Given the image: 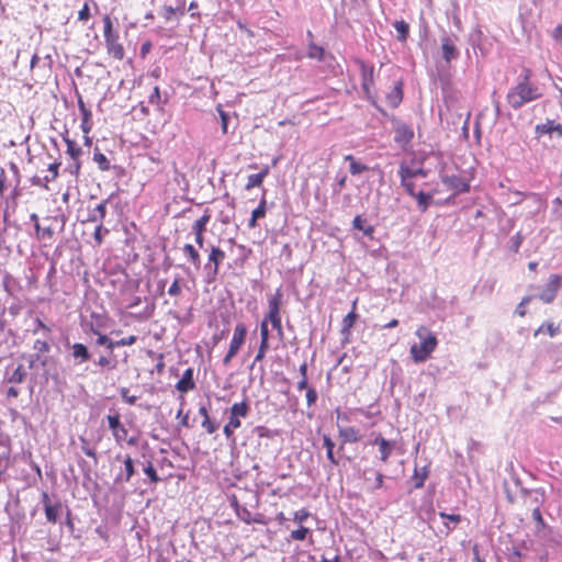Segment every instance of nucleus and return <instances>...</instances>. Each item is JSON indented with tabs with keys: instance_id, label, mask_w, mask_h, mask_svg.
Returning <instances> with one entry per match:
<instances>
[{
	"instance_id": "obj_1",
	"label": "nucleus",
	"mask_w": 562,
	"mask_h": 562,
	"mask_svg": "<svg viewBox=\"0 0 562 562\" xmlns=\"http://www.w3.org/2000/svg\"><path fill=\"white\" fill-rule=\"evenodd\" d=\"M415 335L419 339V344L411 346L409 353L414 362H425L438 346L437 337L425 326L416 329Z\"/></svg>"
},
{
	"instance_id": "obj_2",
	"label": "nucleus",
	"mask_w": 562,
	"mask_h": 562,
	"mask_svg": "<svg viewBox=\"0 0 562 562\" xmlns=\"http://www.w3.org/2000/svg\"><path fill=\"white\" fill-rule=\"evenodd\" d=\"M540 95L538 87L531 83L528 77H525L522 81L508 91L507 102L512 108L519 109L524 104L537 100Z\"/></svg>"
},
{
	"instance_id": "obj_3",
	"label": "nucleus",
	"mask_w": 562,
	"mask_h": 562,
	"mask_svg": "<svg viewBox=\"0 0 562 562\" xmlns=\"http://www.w3.org/2000/svg\"><path fill=\"white\" fill-rule=\"evenodd\" d=\"M104 24V42L108 54L114 59L121 60L124 58L125 52L123 46L119 42V33L113 31L112 20L109 15L103 18Z\"/></svg>"
},
{
	"instance_id": "obj_4",
	"label": "nucleus",
	"mask_w": 562,
	"mask_h": 562,
	"mask_svg": "<svg viewBox=\"0 0 562 562\" xmlns=\"http://www.w3.org/2000/svg\"><path fill=\"white\" fill-rule=\"evenodd\" d=\"M229 412L231 415L228 423L223 428V432L227 439H232L234 437V431L241 426L240 418L247 417L249 407L246 402L234 403Z\"/></svg>"
},
{
	"instance_id": "obj_5",
	"label": "nucleus",
	"mask_w": 562,
	"mask_h": 562,
	"mask_svg": "<svg viewBox=\"0 0 562 562\" xmlns=\"http://www.w3.org/2000/svg\"><path fill=\"white\" fill-rule=\"evenodd\" d=\"M247 336V326L244 323L236 324L233 337L229 342V348L225 357L223 358V364L228 366L232 359L238 353L239 349L244 345Z\"/></svg>"
},
{
	"instance_id": "obj_6",
	"label": "nucleus",
	"mask_w": 562,
	"mask_h": 562,
	"mask_svg": "<svg viewBox=\"0 0 562 562\" xmlns=\"http://www.w3.org/2000/svg\"><path fill=\"white\" fill-rule=\"evenodd\" d=\"M361 75V88L367 100L372 101L374 88V66L367 64L361 59H356Z\"/></svg>"
},
{
	"instance_id": "obj_7",
	"label": "nucleus",
	"mask_w": 562,
	"mask_h": 562,
	"mask_svg": "<svg viewBox=\"0 0 562 562\" xmlns=\"http://www.w3.org/2000/svg\"><path fill=\"white\" fill-rule=\"evenodd\" d=\"M207 262L204 265V270L206 272L207 281H213L217 273L220 265L224 261L226 255L225 252L216 246H210Z\"/></svg>"
},
{
	"instance_id": "obj_8",
	"label": "nucleus",
	"mask_w": 562,
	"mask_h": 562,
	"mask_svg": "<svg viewBox=\"0 0 562 562\" xmlns=\"http://www.w3.org/2000/svg\"><path fill=\"white\" fill-rule=\"evenodd\" d=\"M414 138V131L412 126L397 122L394 127V142L397 144V146L404 150L407 151L411 147V142Z\"/></svg>"
},
{
	"instance_id": "obj_9",
	"label": "nucleus",
	"mask_w": 562,
	"mask_h": 562,
	"mask_svg": "<svg viewBox=\"0 0 562 562\" xmlns=\"http://www.w3.org/2000/svg\"><path fill=\"white\" fill-rule=\"evenodd\" d=\"M562 285V277L559 274H551L549 280L544 286V289L539 293L538 297L543 303H552L557 297V294Z\"/></svg>"
},
{
	"instance_id": "obj_10",
	"label": "nucleus",
	"mask_w": 562,
	"mask_h": 562,
	"mask_svg": "<svg viewBox=\"0 0 562 562\" xmlns=\"http://www.w3.org/2000/svg\"><path fill=\"white\" fill-rule=\"evenodd\" d=\"M371 443L378 447L379 459L383 463L387 462L390 456L393 453L396 447V441L387 440L381 435H376Z\"/></svg>"
},
{
	"instance_id": "obj_11",
	"label": "nucleus",
	"mask_w": 562,
	"mask_h": 562,
	"mask_svg": "<svg viewBox=\"0 0 562 562\" xmlns=\"http://www.w3.org/2000/svg\"><path fill=\"white\" fill-rule=\"evenodd\" d=\"M137 337L134 335L124 337L120 340H112L106 335L99 334L97 338V344L100 346H104L111 353L116 347L123 346H132L136 342Z\"/></svg>"
},
{
	"instance_id": "obj_12",
	"label": "nucleus",
	"mask_w": 562,
	"mask_h": 562,
	"mask_svg": "<svg viewBox=\"0 0 562 562\" xmlns=\"http://www.w3.org/2000/svg\"><path fill=\"white\" fill-rule=\"evenodd\" d=\"M442 182L449 190H452L454 194L468 192L470 189L469 181L457 175L442 176Z\"/></svg>"
},
{
	"instance_id": "obj_13",
	"label": "nucleus",
	"mask_w": 562,
	"mask_h": 562,
	"mask_svg": "<svg viewBox=\"0 0 562 562\" xmlns=\"http://www.w3.org/2000/svg\"><path fill=\"white\" fill-rule=\"evenodd\" d=\"M210 220L211 215L207 211H205L204 214L200 218H198L192 225V233L195 236V243L201 249L204 247V232Z\"/></svg>"
},
{
	"instance_id": "obj_14",
	"label": "nucleus",
	"mask_w": 562,
	"mask_h": 562,
	"mask_svg": "<svg viewBox=\"0 0 562 562\" xmlns=\"http://www.w3.org/2000/svg\"><path fill=\"white\" fill-rule=\"evenodd\" d=\"M282 300V292L280 289L276 291L273 295H271L268 300V313L263 317V319L268 321L270 318H280V305Z\"/></svg>"
},
{
	"instance_id": "obj_15",
	"label": "nucleus",
	"mask_w": 562,
	"mask_h": 562,
	"mask_svg": "<svg viewBox=\"0 0 562 562\" xmlns=\"http://www.w3.org/2000/svg\"><path fill=\"white\" fill-rule=\"evenodd\" d=\"M441 50L442 57L447 63L454 60L459 56V50L454 44V41L449 36H443L441 38Z\"/></svg>"
},
{
	"instance_id": "obj_16",
	"label": "nucleus",
	"mask_w": 562,
	"mask_h": 562,
	"mask_svg": "<svg viewBox=\"0 0 562 562\" xmlns=\"http://www.w3.org/2000/svg\"><path fill=\"white\" fill-rule=\"evenodd\" d=\"M70 349H71V357H72L75 366H80L83 362L90 360V358H91V355H90L87 346H85L81 342H76V344L71 345Z\"/></svg>"
},
{
	"instance_id": "obj_17",
	"label": "nucleus",
	"mask_w": 562,
	"mask_h": 562,
	"mask_svg": "<svg viewBox=\"0 0 562 562\" xmlns=\"http://www.w3.org/2000/svg\"><path fill=\"white\" fill-rule=\"evenodd\" d=\"M124 469L115 476V483H126L135 473L134 462L131 456H126L123 460Z\"/></svg>"
},
{
	"instance_id": "obj_18",
	"label": "nucleus",
	"mask_w": 562,
	"mask_h": 562,
	"mask_svg": "<svg viewBox=\"0 0 562 562\" xmlns=\"http://www.w3.org/2000/svg\"><path fill=\"white\" fill-rule=\"evenodd\" d=\"M195 387V383L193 381V369L188 368L181 379L177 382L176 389L181 393H187Z\"/></svg>"
},
{
	"instance_id": "obj_19",
	"label": "nucleus",
	"mask_w": 562,
	"mask_h": 562,
	"mask_svg": "<svg viewBox=\"0 0 562 562\" xmlns=\"http://www.w3.org/2000/svg\"><path fill=\"white\" fill-rule=\"evenodd\" d=\"M536 133L538 136L541 135H558L559 137L562 136V125L559 123H555L554 121H547L543 124H539L536 126Z\"/></svg>"
},
{
	"instance_id": "obj_20",
	"label": "nucleus",
	"mask_w": 562,
	"mask_h": 562,
	"mask_svg": "<svg viewBox=\"0 0 562 562\" xmlns=\"http://www.w3.org/2000/svg\"><path fill=\"white\" fill-rule=\"evenodd\" d=\"M339 437L342 439V443H355L361 439L359 429L355 427H342L338 425Z\"/></svg>"
},
{
	"instance_id": "obj_21",
	"label": "nucleus",
	"mask_w": 562,
	"mask_h": 562,
	"mask_svg": "<svg viewBox=\"0 0 562 562\" xmlns=\"http://www.w3.org/2000/svg\"><path fill=\"white\" fill-rule=\"evenodd\" d=\"M44 505H45V516L49 522L55 524L58 519L60 504L52 505L48 499V495L46 493L43 494Z\"/></svg>"
},
{
	"instance_id": "obj_22",
	"label": "nucleus",
	"mask_w": 562,
	"mask_h": 562,
	"mask_svg": "<svg viewBox=\"0 0 562 562\" xmlns=\"http://www.w3.org/2000/svg\"><path fill=\"white\" fill-rule=\"evenodd\" d=\"M404 173H407L406 178H408V179L409 178L415 179V178H418V177L425 178L427 176V172L424 169H422V168H411L405 162H402L400 165L398 176L403 177Z\"/></svg>"
},
{
	"instance_id": "obj_23",
	"label": "nucleus",
	"mask_w": 562,
	"mask_h": 562,
	"mask_svg": "<svg viewBox=\"0 0 562 562\" xmlns=\"http://www.w3.org/2000/svg\"><path fill=\"white\" fill-rule=\"evenodd\" d=\"M182 251L183 254L186 255V257L188 258V260L196 268L199 269L201 267V257H200V254L199 251L191 245V244H186L183 247H182Z\"/></svg>"
},
{
	"instance_id": "obj_24",
	"label": "nucleus",
	"mask_w": 562,
	"mask_h": 562,
	"mask_svg": "<svg viewBox=\"0 0 562 562\" xmlns=\"http://www.w3.org/2000/svg\"><path fill=\"white\" fill-rule=\"evenodd\" d=\"M403 99L402 82H396L393 90L386 95L390 106L396 108Z\"/></svg>"
},
{
	"instance_id": "obj_25",
	"label": "nucleus",
	"mask_w": 562,
	"mask_h": 562,
	"mask_svg": "<svg viewBox=\"0 0 562 562\" xmlns=\"http://www.w3.org/2000/svg\"><path fill=\"white\" fill-rule=\"evenodd\" d=\"M106 200L99 203L91 212L89 221L97 224H103L104 217L106 215Z\"/></svg>"
},
{
	"instance_id": "obj_26",
	"label": "nucleus",
	"mask_w": 562,
	"mask_h": 562,
	"mask_svg": "<svg viewBox=\"0 0 562 562\" xmlns=\"http://www.w3.org/2000/svg\"><path fill=\"white\" fill-rule=\"evenodd\" d=\"M412 196L416 199L419 210L425 212L434 199V192L425 193L424 191H419L415 192V195Z\"/></svg>"
},
{
	"instance_id": "obj_27",
	"label": "nucleus",
	"mask_w": 562,
	"mask_h": 562,
	"mask_svg": "<svg viewBox=\"0 0 562 562\" xmlns=\"http://www.w3.org/2000/svg\"><path fill=\"white\" fill-rule=\"evenodd\" d=\"M352 227L355 229L361 231L366 236L372 238L374 233V227L370 224H366V221L357 215L352 221Z\"/></svg>"
},
{
	"instance_id": "obj_28",
	"label": "nucleus",
	"mask_w": 562,
	"mask_h": 562,
	"mask_svg": "<svg viewBox=\"0 0 562 562\" xmlns=\"http://www.w3.org/2000/svg\"><path fill=\"white\" fill-rule=\"evenodd\" d=\"M268 172H269V169L265 168L262 171H260L258 173L249 175L247 178L246 189L249 190L251 188L261 186V183H262L263 179L266 178V176L268 175Z\"/></svg>"
},
{
	"instance_id": "obj_29",
	"label": "nucleus",
	"mask_w": 562,
	"mask_h": 562,
	"mask_svg": "<svg viewBox=\"0 0 562 562\" xmlns=\"http://www.w3.org/2000/svg\"><path fill=\"white\" fill-rule=\"evenodd\" d=\"M393 27L397 32V40L405 42L408 37L409 25L404 20H397L393 23Z\"/></svg>"
},
{
	"instance_id": "obj_30",
	"label": "nucleus",
	"mask_w": 562,
	"mask_h": 562,
	"mask_svg": "<svg viewBox=\"0 0 562 562\" xmlns=\"http://www.w3.org/2000/svg\"><path fill=\"white\" fill-rule=\"evenodd\" d=\"M323 442H324V447L326 448L327 459L329 460L331 465H337L338 464V460L334 456L335 443L333 442L330 437L327 436V435L323 436Z\"/></svg>"
},
{
	"instance_id": "obj_31",
	"label": "nucleus",
	"mask_w": 562,
	"mask_h": 562,
	"mask_svg": "<svg viewBox=\"0 0 562 562\" xmlns=\"http://www.w3.org/2000/svg\"><path fill=\"white\" fill-rule=\"evenodd\" d=\"M428 476V470L426 467L423 468H415L413 479L415 481V487L420 488L424 486L425 481Z\"/></svg>"
},
{
	"instance_id": "obj_32",
	"label": "nucleus",
	"mask_w": 562,
	"mask_h": 562,
	"mask_svg": "<svg viewBox=\"0 0 562 562\" xmlns=\"http://www.w3.org/2000/svg\"><path fill=\"white\" fill-rule=\"evenodd\" d=\"M345 160L350 162L349 170L352 175H360L368 170V166L357 161L352 155L345 156Z\"/></svg>"
},
{
	"instance_id": "obj_33",
	"label": "nucleus",
	"mask_w": 562,
	"mask_h": 562,
	"mask_svg": "<svg viewBox=\"0 0 562 562\" xmlns=\"http://www.w3.org/2000/svg\"><path fill=\"white\" fill-rule=\"evenodd\" d=\"M439 515L445 519L443 524L448 530H452L461 521V516L457 514L439 513Z\"/></svg>"
},
{
	"instance_id": "obj_34",
	"label": "nucleus",
	"mask_w": 562,
	"mask_h": 562,
	"mask_svg": "<svg viewBox=\"0 0 562 562\" xmlns=\"http://www.w3.org/2000/svg\"><path fill=\"white\" fill-rule=\"evenodd\" d=\"M48 338H43V339H36L33 344V349L35 351V355H38V357H41V355H45V353H48L49 350H50V345L48 344L47 341Z\"/></svg>"
},
{
	"instance_id": "obj_35",
	"label": "nucleus",
	"mask_w": 562,
	"mask_h": 562,
	"mask_svg": "<svg viewBox=\"0 0 562 562\" xmlns=\"http://www.w3.org/2000/svg\"><path fill=\"white\" fill-rule=\"evenodd\" d=\"M26 376V371L24 370L23 366L22 364H19L14 370L13 372L11 373V375L8 378V381L10 383H14V384H18V383H22L24 381Z\"/></svg>"
},
{
	"instance_id": "obj_36",
	"label": "nucleus",
	"mask_w": 562,
	"mask_h": 562,
	"mask_svg": "<svg viewBox=\"0 0 562 562\" xmlns=\"http://www.w3.org/2000/svg\"><path fill=\"white\" fill-rule=\"evenodd\" d=\"M324 56H325V50L323 47L314 44V43H311L308 45V50H307V57L308 58H312V59H317V60H323L324 59Z\"/></svg>"
},
{
	"instance_id": "obj_37",
	"label": "nucleus",
	"mask_w": 562,
	"mask_h": 562,
	"mask_svg": "<svg viewBox=\"0 0 562 562\" xmlns=\"http://www.w3.org/2000/svg\"><path fill=\"white\" fill-rule=\"evenodd\" d=\"M547 331L550 337H554L560 333V327L555 326L553 323H543L535 333V336H538L542 331Z\"/></svg>"
},
{
	"instance_id": "obj_38",
	"label": "nucleus",
	"mask_w": 562,
	"mask_h": 562,
	"mask_svg": "<svg viewBox=\"0 0 562 562\" xmlns=\"http://www.w3.org/2000/svg\"><path fill=\"white\" fill-rule=\"evenodd\" d=\"M93 160L98 164L102 171H108L111 168L110 161L106 156L100 151L94 153Z\"/></svg>"
},
{
	"instance_id": "obj_39",
	"label": "nucleus",
	"mask_w": 562,
	"mask_h": 562,
	"mask_svg": "<svg viewBox=\"0 0 562 562\" xmlns=\"http://www.w3.org/2000/svg\"><path fill=\"white\" fill-rule=\"evenodd\" d=\"M66 144L67 154L71 157L72 160H77L82 153L81 148L74 140L70 139H66Z\"/></svg>"
},
{
	"instance_id": "obj_40",
	"label": "nucleus",
	"mask_w": 562,
	"mask_h": 562,
	"mask_svg": "<svg viewBox=\"0 0 562 562\" xmlns=\"http://www.w3.org/2000/svg\"><path fill=\"white\" fill-rule=\"evenodd\" d=\"M357 318V314L352 310L350 313H348L344 319H342V329L341 331L344 334L349 333L350 328L353 326Z\"/></svg>"
},
{
	"instance_id": "obj_41",
	"label": "nucleus",
	"mask_w": 562,
	"mask_h": 562,
	"mask_svg": "<svg viewBox=\"0 0 562 562\" xmlns=\"http://www.w3.org/2000/svg\"><path fill=\"white\" fill-rule=\"evenodd\" d=\"M407 173H404L403 177H400L401 178V186L405 189V191L412 196V195H415V183H414V179L412 178H406Z\"/></svg>"
},
{
	"instance_id": "obj_42",
	"label": "nucleus",
	"mask_w": 562,
	"mask_h": 562,
	"mask_svg": "<svg viewBox=\"0 0 562 562\" xmlns=\"http://www.w3.org/2000/svg\"><path fill=\"white\" fill-rule=\"evenodd\" d=\"M35 325H36V327L33 329V333L35 335L42 334L43 337L49 338L50 328L48 326H46L40 318L35 319Z\"/></svg>"
},
{
	"instance_id": "obj_43",
	"label": "nucleus",
	"mask_w": 562,
	"mask_h": 562,
	"mask_svg": "<svg viewBox=\"0 0 562 562\" xmlns=\"http://www.w3.org/2000/svg\"><path fill=\"white\" fill-rule=\"evenodd\" d=\"M522 241H524V236L521 235L520 232H518L516 235H514L510 238V240H509V249L513 252H518Z\"/></svg>"
},
{
	"instance_id": "obj_44",
	"label": "nucleus",
	"mask_w": 562,
	"mask_h": 562,
	"mask_svg": "<svg viewBox=\"0 0 562 562\" xmlns=\"http://www.w3.org/2000/svg\"><path fill=\"white\" fill-rule=\"evenodd\" d=\"M308 532H310L308 528L301 526L299 529L293 530L290 533V539L291 540L303 541V540H305V538H306Z\"/></svg>"
},
{
	"instance_id": "obj_45",
	"label": "nucleus",
	"mask_w": 562,
	"mask_h": 562,
	"mask_svg": "<svg viewBox=\"0 0 562 562\" xmlns=\"http://www.w3.org/2000/svg\"><path fill=\"white\" fill-rule=\"evenodd\" d=\"M81 115H82V120H81L80 127H81L82 132L87 135L90 133V131L92 128V123H91L92 113L88 112V113H85Z\"/></svg>"
},
{
	"instance_id": "obj_46",
	"label": "nucleus",
	"mask_w": 562,
	"mask_h": 562,
	"mask_svg": "<svg viewBox=\"0 0 562 562\" xmlns=\"http://www.w3.org/2000/svg\"><path fill=\"white\" fill-rule=\"evenodd\" d=\"M109 233L108 228L103 227V224H97L94 229V240L97 241V245L100 246L103 241V236Z\"/></svg>"
},
{
	"instance_id": "obj_47",
	"label": "nucleus",
	"mask_w": 562,
	"mask_h": 562,
	"mask_svg": "<svg viewBox=\"0 0 562 562\" xmlns=\"http://www.w3.org/2000/svg\"><path fill=\"white\" fill-rule=\"evenodd\" d=\"M507 559L508 562H520L522 553L518 548L513 547L512 549H508Z\"/></svg>"
},
{
	"instance_id": "obj_48",
	"label": "nucleus",
	"mask_w": 562,
	"mask_h": 562,
	"mask_svg": "<svg viewBox=\"0 0 562 562\" xmlns=\"http://www.w3.org/2000/svg\"><path fill=\"white\" fill-rule=\"evenodd\" d=\"M97 366L102 368L114 369L116 367V362L113 361L110 357L101 356L97 361Z\"/></svg>"
},
{
	"instance_id": "obj_49",
	"label": "nucleus",
	"mask_w": 562,
	"mask_h": 562,
	"mask_svg": "<svg viewBox=\"0 0 562 562\" xmlns=\"http://www.w3.org/2000/svg\"><path fill=\"white\" fill-rule=\"evenodd\" d=\"M266 215V199L262 198L259 205L252 211L251 216L259 220Z\"/></svg>"
},
{
	"instance_id": "obj_50",
	"label": "nucleus",
	"mask_w": 562,
	"mask_h": 562,
	"mask_svg": "<svg viewBox=\"0 0 562 562\" xmlns=\"http://www.w3.org/2000/svg\"><path fill=\"white\" fill-rule=\"evenodd\" d=\"M144 472L149 477L150 482L156 483L159 481L157 472L151 462L147 463V465L144 468Z\"/></svg>"
},
{
	"instance_id": "obj_51",
	"label": "nucleus",
	"mask_w": 562,
	"mask_h": 562,
	"mask_svg": "<svg viewBox=\"0 0 562 562\" xmlns=\"http://www.w3.org/2000/svg\"><path fill=\"white\" fill-rule=\"evenodd\" d=\"M384 486V475L381 473V472H375V477H374V481L372 483V485L370 486L371 491H376V490H380Z\"/></svg>"
},
{
	"instance_id": "obj_52",
	"label": "nucleus",
	"mask_w": 562,
	"mask_h": 562,
	"mask_svg": "<svg viewBox=\"0 0 562 562\" xmlns=\"http://www.w3.org/2000/svg\"><path fill=\"white\" fill-rule=\"evenodd\" d=\"M202 427L206 430L207 434H213L216 431L218 425L215 424L214 422H212L210 419V417H206L205 419H203L202 422Z\"/></svg>"
},
{
	"instance_id": "obj_53",
	"label": "nucleus",
	"mask_w": 562,
	"mask_h": 562,
	"mask_svg": "<svg viewBox=\"0 0 562 562\" xmlns=\"http://www.w3.org/2000/svg\"><path fill=\"white\" fill-rule=\"evenodd\" d=\"M108 422H109V427L112 430V432L123 426L120 422L119 415H113V416L109 415Z\"/></svg>"
},
{
	"instance_id": "obj_54",
	"label": "nucleus",
	"mask_w": 562,
	"mask_h": 562,
	"mask_svg": "<svg viewBox=\"0 0 562 562\" xmlns=\"http://www.w3.org/2000/svg\"><path fill=\"white\" fill-rule=\"evenodd\" d=\"M120 394L122 396V398L127 403V404H131V405H134L137 401V396L135 395H130L128 394V389L126 387H122L121 391H120Z\"/></svg>"
},
{
	"instance_id": "obj_55",
	"label": "nucleus",
	"mask_w": 562,
	"mask_h": 562,
	"mask_svg": "<svg viewBox=\"0 0 562 562\" xmlns=\"http://www.w3.org/2000/svg\"><path fill=\"white\" fill-rule=\"evenodd\" d=\"M113 436L116 442L121 443L122 441L126 440L127 429L124 426H122L121 428L113 431Z\"/></svg>"
},
{
	"instance_id": "obj_56",
	"label": "nucleus",
	"mask_w": 562,
	"mask_h": 562,
	"mask_svg": "<svg viewBox=\"0 0 562 562\" xmlns=\"http://www.w3.org/2000/svg\"><path fill=\"white\" fill-rule=\"evenodd\" d=\"M308 516L310 513L306 509H300L294 513L293 520L295 522L302 524L307 519Z\"/></svg>"
},
{
	"instance_id": "obj_57",
	"label": "nucleus",
	"mask_w": 562,
	"mask_h": 562,
	"mask_svg": "<svg viewBox=\"0 0 562 562\" xmlns=\"http://www.w3.org/2000/svg\"><path fill=\"white\" fill-rule=\"evenodd\" d=\"M89 18H90L89 4L85 3L83 7L78 12V20L86 22L89 20Z\"/></svg>"
},
{
	"instance_id": "obj_58",
	"label": "nucleus",
	"mask_w": 562,
	"mask_h": 562,
	"mask_svg": "<svg viewBox=\"0 0 562 562\" xmlns=\"http://www.w3.org/2000/svg\"><path fill=\"white\" fill-rule=\"evenodd\" d=\"M553 213L555 214V216L558 218H561L562 220V195L561 196H558L554 201H553Z\"/></svg>"
},
{
	"instance_id": "obj_59",
	"label": "nucleus",
	"mask_w": 562,
	"mask_h": 562,
	"mask_svg": "<svg viewBox=\"0 0 562 562\" xmlns=\"http://www.w3.org/2000/svg\"><path fill=\"white\" fill-rule=\"evenodd\" d=\"M181 293V288L179 284V279H175V281L171 283V285L168 289V294L170 296H178Z\"/></svg>"
},
{
	"instance_id": "obj_60",
	"label": "nucleus",
	"mask_w": 562,
	"mask_h": 562,
	"mask_svg": "<svg viewBox=\"0 0 562 562\" xmlns=\"http://www.w3.org/2000/svg\"><path fill=\"white\" fill-rule=\"evenodd\" d=\"M531 301V296H526L521 300L520 304L517 306L515 313L519 316L526 315L525 306Z\"/></svg>"
},
{
	"instance_id": "obj_61",
	"label": "nucleus",
	"mask_w": 562,
	"mask_h": 562,
	"mask_svg": "<svg viewBox=\"0 0 562 562\" xmlns=\"http://www.w3.org/2000/svg\"><path fill=\"white\" fill-rule=\"evenodd\" d=\"M217 111H218V114L221 116V122H222V131L223 133H227V124H228V114L222 110L221 106H217Z\"/></svg>"
},
{
	"instance_id": "obj_62",
	"label": "nucleus",
	"mask_w": 562,
	"mask_h": 562,
	"mask_svg": "<svg viewBox=\"0 0 562 562\" xmlns=\"http://www.w3.org/2000/svg\"><path fill=\"white\" fill-rule=\"evenodd\" d=\"M270 333L268 328V321L262 319L260 323V339L262 340H269Z\"/></svg>"
},
{
	"instance_id": "obj_63",
	"label": "nucleus",
	"mask_w": 562,
	"mask_h": 562,
	"mask_svg": "<svg viewBox=\"0 0 562 562\" xmlns=\"http://www.w3.org/2000/svg\"><path fill=\"white\" fill-rule=\"evenodd\" d=\"M81 441H82V446H81V450L82 452L88 456V457H91L94 459V461L97 462V454H95V451L89 447V445L87 443V441L81 438Z\"/></svg>"
},
{
	"instance_id": "obj_64",
	"label": "nucleus",
	"mask_w": 562,
	"mask_h": 562,
	"mask_svg": "<svg viewBox=\"0 0 562 562\" xmlns=\"http://www.w3.org/2000/svg\"><path fill=\"white\" fill-rule=\"evenodd\" d=\"M306 401H307L308 406L315 404V402L317 401V392L314 389H312V387L307 389Z\"/></svg>"
}]
</instances>
